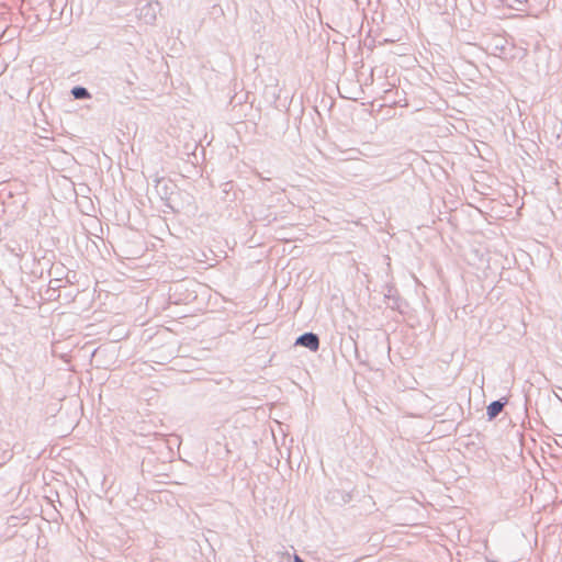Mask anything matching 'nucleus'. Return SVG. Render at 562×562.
<instances>
[{
  "mask_svg": "<svg viewBox=\"0 0 562 562\" xmlns=\"http://www.w3.org/2000/svg\"><path fill=\"white\" fill-rule=\"evenodd\" d=\"M326 498L334 505L344 506L352 499V494L345 490L334 488L328 492Z\"/></svg>",
  "mask_w": 562,
  "mask_h": 562,
  "instance_id": "obj_4",
  "label": "nucleus"
},
{
  "mask_svg": "<svg viewBox=\"0 0 562 562\" xmlns=\"http://www.w3.org/2000/svg\"><path fill=\"white\" fill-rule=\"evenodd\" d=\"M137 18L145 24H154L159 11V2L142 0L136 8Z\"/></svg>",
  "mask_w": 562,
  "mask_h": 562,
  "instance_id": "obj_1",
  "label": "nucleus"
},
{
  "mask_svg": "<svg viewBox=\"0 0 562 562\" xmlns=\"http://www.w3.org/2000/svg\"><path fill=\"white\" fill-rule=\"evenodd\" d=\"M319 344L321 342H319L318 335H316L312 331H306V333L300 335L294 342L295 346L305 347L308 350L314 351V352L319 349Z\"/></svg>",
  "mask_w": 562,
  "mask_h": 562,
  "instance_id": "obj_2",
  "label": "nucleus"
},
{
  "mask_svg": "<svg viewBox=\"0 0 562 562\" xmlns=\"http://www.w3.org/2000/svg\"><path fill=\"white\" fill-rule=\"evenodd\" d=\"M293 562H304V560L302 558H300L297 554H295Z\"/></svg>",
  "mask_w": 562,
  "mask_h": 562,
  "instance_id": "obj_9",
  "label": "nucleus"
},
{
  "mask_svg": "<svg viewBox=\"0 0 562 562\" xmlns=\"http://www.w3.org/2000/svg\"><path fill=\"white\" fill-rule=\"evenodd\" d=\"M155 188H156L158 195L162 200H169L170 195L173 193V189L176 188V184L172 183V181H170L168 179L161 178V179H156Z\"/></svg>",
  "mask_w": 562,
  "mask_h": 562,
  "instance_id": "obj_5",
  "label": "nucleus"
},
{
  "mask_svg": "<svg viewBox=\"0 0 562 562\" xmlns=\"http://www.w3.org/2000/svg\"><path fill=\"white\" fill-rule=\"evenodd\" d=\"M59 288H61V280L60 279H52L49 281V289L57 291Z\"/></svg>",
  "mask_w": 562,
  "mask_h": 562,
  "instance_id": "obj_8",
  "label": "nucleus"
},
{
  "mask_svg": "<svg viewBox=\"0 0 562 562\" xmlns=\"http://www.w3.org/2000/svg\"><path fill=\"white\" fill-rule=\"evenodd\" d=\"M70 93L76 100H86L91 98V94L88 91V89L82 86H75L71 89Z\"/></svg>",
  "mask_w": 562,
  "mask_h": 562,
  "instance_id": "obj_7",
  "label": "nucleus"
},
{
  "mask_svg": "<svg viewBox=\"0 0 562 562\" xmlns=\"http://www.w3.org/2000/svg\"><path fill=\"white\" fill-rule=\"evenodd\" d=\"M495 48H499L501 50L505 49L504 45H502V44L496 45Z\"/></svg>",
  "mask_w": 562,
  "mask_h": 562,
  "instance_id": "obj_10",
  "label": "nucleus"
},
{
  "mask_svg": "<svg viewBox=\"0 0 562 562\" xmlns=\"http://www.w3.org/2000/svg\"><path fill=\"white\" fill-rule=\"evenodd\" d=\"M384 299L386 304L392 308L402 312L403 300L398 294L397 289L392 284L385 285Z\"/></svg>",
  "mask_w": 562,
  "mask_h": 562,
  "instance_id": "obj_3",
  "label": "nucleus"
},
{
  "mask_svg": "<svg viewBox=\"0 0 562 562\" xmlns=\"http://www.w3.org/2000/svg\"><path fill=\"white\" fill-rule=\"evenodd\" d=\"M508 403L506 397H502L499 400L493 401L486 407V415L488 420L495 419L501 412L504 409L505 405Z\"/></svg>",
  "mask_w": 562,
  "mask_h": 562,
  "instance_id": "obj_6",
  "label": "nucleus"
}]
</instances>
